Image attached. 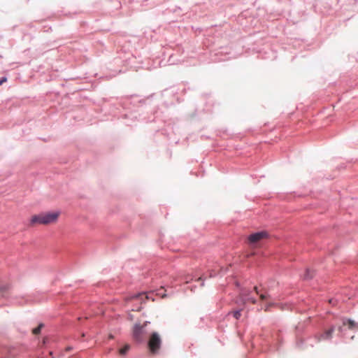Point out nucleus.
Listing matches in <instances>:
<instances>
[{
    "label": "nucleus",
    "instance_id": "1",
    "mask_svg": "<svg viewBox=\"0 0 358 358\" xmlns=\"http://www.w3.org/2000/svg\"><path fill=\"white\" fill-rule=\"evenodd\" d=\"M60 214V211H49L34 215L30 218L29 226L34 227L37 224L48 225L55 224Z\"/></svg>",
    "mask_w": 358,
    "mask_h": 358
},
{
    "label": "nucleus",
    "instance_id": "2",
    "mask_svg": "<svg viewBox=\"0 0 358 358\" xmlns=\"http://www.w3.org/2000/svg\"><path fill=\"white\" fill-rule=\"evenodd\" d=\"M162 342V338L158 333H152L148 344L150 352L154 355L158 353L161 348Z\"/></svg>",
    "mask_w": 358,
    "mask_h": 358
},
{
    "label": "nucleus",
    "instance_id": "3",
    "mask_svg": "<svg viewBox=\"0 0 358 358\" xmlns=\"http://www.w3.org/2000/svg\"><path fill=\"white\" fill-rule=\"evenodd\" d=\"M267 236V233L265 231L257 232L249 236L248 241L250 244H255L266 238Z\"/></svg>",
    "mask_w": 358,
    "mask_h": 358
},
{
    "label": "nucleus",
    "instance_id": "4",
    "mask_svg": "<svg viewBox=\"0 0 358 358\" xmlns=\"http://www.w3.org/2000/svg\"><path fill=\"white\" fill-rule=\"evenodd\" d=\"M143 327L139 324H136L133 329V337L138 341L141 342L143 341Z\"/></svg>",
    "mask_w": 358,
    "mask_h": 358
},
{
    "label": "nucleus",
    "instance_id": "5",
    "mask_svg": "<svg viewBox=\"0 0 358 358\" xmlns=\"http://www.w3.org/2000/svg\"><path fill=\"white\" fill-rule=\"evenodd\" d=\"M333 332L334 328H330L329 329L325 331L324 333L321 335V338H320L319 340L330 338L331 337Z\"/></svg>",
    "mask_w": 358,
    "mask_h": 358
},
{
    "label": "nucleus",
    "instance_id": "6",
    "mask_svg": "<svg viewBox=\"0 0 358 358\" xmlns=\"http://www.w3.org/2000/svg\"><path fill=\"white\" fill-rule=\"evenodd\" d=\"M313 277V271L307 269L306 273L304 274L305 279H310Z\"/></svg>",
    "mask_w": 358,
    "mask_h": 358
},
{
    "label": "nucleus",
    "instance_id": "7",
    "mask_svg": "<svg viewBox=\"0 0 358 358\" xmlns=\"http://www.w3.org/2000/svg\"><path fill=\"white\" fill-rule=\"evenodd\" d=\"M43 327V324H40L36 328L33 329L32 333L35 335L40 334Z\"/></svg>",
    "mask_w": 358,
    "mask_h": 358
},
{
    "label": "nucleus",
    "instance_id": "8",
    "mask_svg": "<svg viewBox=\"0 0 358 358\" xmlns=\"http://www.w3.org/2000/svg\"><path fill=\"white\" fill-rule=\"evenodd\" d=\"M129 349V345H126L120 350V354L122 355H125Z\"/></svg>",
    "mask_w": 358,
    "mask_h": 358
},
{
    "label": "nucleus",
    "instance_id": "9",
    "mask_svg": "<svg viewBox=\"0 0 358 358\" xmlns=\"http://www.w3.org/2000/svg\"><path fill=\"white\" fill-rule=\"evenodd\" d=\"M343 324H348L350 329H352L355 326V322L351 320H348L347 322H343Z\"/></svg>",
    "mask_w": 358,
    "mask_h": 358
},
{
    "label": "nucleus",
    "instance_id": "10",
    "mask_svg": "<svg viewBox=\"0 0 358 358\" xmlns=\"http://www.w3.org/2000/svg\"><path fill=\"white\" fill-rule=\"evenodd\" d=\"M233 316L236 319L238 320L241 315V310H236L232 313Z\"/></svg>",
    "mask_w": 358,
    "mask_h": 358
},
{
    "label": "nucleus",
    "instance_id": "11",
    "mask_svg": "<svg viewBox=\"0 0 358 358\" xmlns=\"http://www.w3.org/2000/svg\"><path fill=\"white\" fill-rule=\"evenodd\" d=\"M243 301H244V303H247V302H251L252 303H256V300L255 299H253V298H251V297H248V298L244 299Z\"/></svg>",
    "mask_w": 358,
    "mask_h": 358
},
{
    "label": "nucleus",
    "instance_id": "12",
    "mask_svg": "<svg viewBox=\"0 0 358 358\" xmlns=\"http://www.w3.org/2000/svg\"><path fill=\"white\" fill-rule=\"evenodd\" d=\"M7 78L6 77H3L0 79V85H2L3 83L6 82Z\"/></svg>",
    "mask_w": 358,
    "mask_h": 358
},
{
    "label": "nucleus",
    "instance_id": "13",
    "mask_svg": "<svg viewBox=\"0 0 358 358\" xmlns=\"http://www.w3.org/2000/svg\"><path fill=\"white\" fill-rule=\"evenodd\" d=\"M267 297L268 296L266 295H265V294H260V299L262 300H265L266 299H267Z\"/></svg>",
    "mask_w": 358,
    "mask_h": 358
},
{
    "label": "nucleus",
    "instance_id": "14",
    "mask_svg": "<svg viewBox=\"0 0 358 358\" xmlns=\"http://www.w3.org/2000/svg\"><path fill=\"white\" fill-rule=\"evenodd\" d=\"M273 306L272 304H268L266 306L265 308H264V310L265 311H268L269 310V308Z\"/></svg>",
    "mask_w": 358,
    "mask_h": 358
},
{
    "label": "nucleus",
    "instance_id": "15",
    "mask_svg": "<svg viewBox=\"0 0 358 358\" xmlns=\"http://www.w3.org/2000/svg\"><path fill=\"white\" fill-rule=\"evenodd\" d=\"M254 289H255V291L256 292V293H257V294H258V293H259V292H258V289H257V287H254Z\"/></svg>",
    "mask_w": 358,
    "mask_h": 358
},
{
    "label": "nucleus",
    "instance_id": "16",
    "mask_svg": "<svg viewBox=\"0 0 358 358\" xmlns=\"http://www.w3.org/2000/svg\"><path fill=\"white\" fill-rule=\"evenodd\" d=\"M214 275V274H213V273L211 272L209 275L210 277H213Z\"/></svg>",
    "mask_w": 358,
    "mask_h": 358
},
{
    "label": "nucleus",
    "instance_id": "17",
    "mask_svg": "<svg viewBox=\"0 0 358 358\" xmlns=\"http://www.w3.org/2000/svg\"><path fill=\"white\" fill-rule=\"evenodd\" d=\"M71 350V348H69H69H66V351H69V350Z\"/></svg>",
    "mask_w": 358,
    "mask_h": 358
},
{
    "label": "nucleus",
    "instance_id": "18",
    "mask_svg": "<svg viewBox=\"0 0 358 358\" xmlns=\"http://www.w3.org/2000/svg\"><path fill=\"white\" fill-rule=\"evenodd\" d=\"M202 280V278H201V277H200V278H198V280Z\"/></svg>",
    "mask_w": 358,
    "mask_h": 358
},
{
    "label": "nucleus",
    "instance_id": "19",
    "mask_svg": "<svg viewBox=\"0 0 358 358\" xmlns=\"http://www.w3.org/2000/svg\"><path fill=\"white\" fill-rule=\"evenodd\" d=\"M52 358H54V357H52Z\"/></svg>",
    "mask_w": 358,
    "mask_h": 358
}]
</instances>
